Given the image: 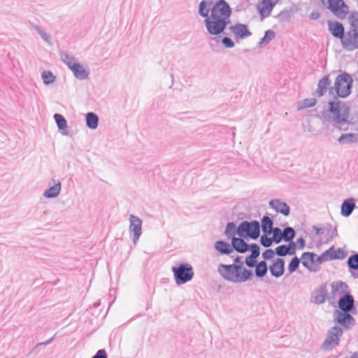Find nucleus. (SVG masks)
<instances>
[{
    "mask_svg": "<svg viewBox=\"0 0 358 358\" xmlns=\"http://www.w3.org/2000/svg\"><path fill=\"white\" fill-rule=\"evenodd\" d=\"M231 8L225 0L214 2L210 19L203 20L208 33L213 36H218L224 33L230 23Z\"/></svg>",
    "mask_w": 358,
    "mask_h": 358,
    "instance_id": "obj_1",
    "label": "nucleus"
},
{
    "mask_svg": "<svg viewBox=\"0 0 358 358\" xmlns=\"http://www.w3.org/2000/svg\"><path fill=\"white\" fill-rule=\"evenodd\" d=\"M328 104V109L321 113L320 118L341 129L342 125L348 123L350 106L340 101H330Z\"/></svg>",
    "mask_w": 358,
    "mask_h": 358,
    "instance_id": "obj_2",
    "label": "nucleus"
},
{
    "mask_svg": "<svg viewBox=\"0 0 358 358\" xmlns=\"http://www.w3.org/2000/svg\"><path fill=\"white\" fill-rule=\"evenodd\" d=\"M217 272L225 280L234 283L246 282L254 276L252 271L236 264H220L218 266Z\"/></svg>",
    "mask_w": 358,
    "mask_h": 358,
    "instance_id": "obj_3",
    "label": "nucleus"
},
{
    "mask_svg": "<svg viewBox=\"0 0 358 358\" xmlns=\"http://www.w3.org/2000/svg\"><path fill=\"white\" fill-rule=\"evenodd\" d=\"M353 79L349 73L343 72L339 74L334 83V86L329 87V94L335 91L336 96L341 98H346L351 94Z\"/></svg>",
    "mask_w": 358,
    "mask_h": 358,
    "instance_id": "obj_4",
    "label": "nucleus"
},
{
    "mask_svg": "<svg viewBox=\"0 0 358 358\" xmlns=\"http://www.w3.org/2000/svg\"><path fill=\"white\" fill-rule=\"evenodd\" d=\"M61 60L73 72L74 76L80 80L87 79L90 75V71L85 69L82 64L78 62V59L66 52H61Z\"/></svg>",
    "mask_w": 358,
    "mask_h": 358,
    "instance_id": "obj_5",
    "label": "nucleus"
},
{
    "mask_svg": "<svg viewBox=\"0 0 358 358\" xmlns=\"http://www.w3.org/2000/svg\"><path fill=\"white\" fill-rule=\"evenodd\" d=\"M171 271L177 285H181L189 282L194 277L192 266L187 263H182L178 266H173Z\"/></svg>",
    "mask_w": 358,
    "mask_h": 358,
    "instance_id": "obj_6",
    "label": "nucleus"
},
{
    "mask_svg": "<svg viewBox=\"0 0 358 358\" xmlns=\"http://www.w3.org/2000/svg\"><path fill=\"white\" fill-rule=\"evenodd\" d=\"M238 236L256 240L260 235V224L257 220L243 221L238 224Z\"/></svg>",
    "mask_w": 358,
    "mask_h": 358,
    "instance_id": "obj_7",
    "label": "nucleus"
},
{
    "mask_svg": "<svg viewBox=\"0 0 358 358\" xmlns=\"http://www.w3.org/2000/svg\"><path fill=\"white\" fill-rule=\"evenodd\" d=\"M343 334V329L338 326L330 328L327 333L326 338L321 345L324 351H330L337 347Z\"/></svg>",
    "mask_w": 358,
    "mask_h": 358,
    "instance_id": "obj_8",
    "label": "nucleus"
},
{
    "mask_svg": "<svg viewBox=\"0 0 358 358\" xmlns=\"http://www.w3.org/2000/svg\"><path fill=\"white\" fill-rule=\"evenodd\" d=\"M322 2L339 19L345 18L348 13V7L343 0H322Z\"/></svg>",
    "mask_w": 358,
    "mask_h": 358,
    "instance_id": "obj_9",
    "label": "nucleus"
},
{
    "mask_svg": "<svg viewBox=\"0 0 358 358\" xmlns=\"http://www.w3.org/2000/svg\"><path fill=\"white\" fill-rule=\"evenodd\" d=\"M301 264L309 271L316 273L320 270V266L316 264H322L318 261V256L311 252H305L301 255Z\"/></svg>",
    "mask_w": 358,
    "mask_h": 358,
    "instance_id": "obj_10",
    "label": "nucleus"
},
{
    "mask_svg": "<svg viewBox=\"0 0 358 358\" xmlns=\"http://www.w3.org/2000/svg\"><path fill=\"white\" fill-rule=\"evenodd\" d=\"M349 313L336 310L334 313V322L346 329H351L355 324V320Z\"/></svg>",
    "mask_w": 358,
    "mask_h": 358,
    "instance_id": "obj_11",
    "label": "nucleus"
},
{
    "mask_svg": "<svg viewBox=\"0 0 358 358\" xmlns=\"http://www.w3.org/2000/svg\"><path fill=\"white\" fill-rule=\"evenodd\" d=\"M129 232L131 233V240L133 243L136 245L140 236H141L142 231V220L134 215H129Z\"/></svg>",
    "mask_w": 358,
    "mask_h": 358,
    "instance_id": "obj_12",
    "label": "nucleus"
},
{
    "mask_svg": "<svg viewBox=\"0 0 358 358\" xmlns=\"http://www.w3.org/2000/svg\"><path fill=\"white\" fill-rule=\"evenodd\" d=\"M343 48L348 51L358 49V33L350 30L347 31L341 40Z\"/></svg>",
    "mask_w": 358,
    "mask_h": 358,
    "instance_id": "obj_13",
    "label": "nucleus"
},
{
    "mask_svg": "<svg viewBox=\"0 0 358 358\" xmlns=\"http://www.w3.org/2000/svg\"><path fill=\"white\" fill-rule=\"evenodd\" d=\"M228 29L231 34H234L236 41L245 39L252 35V33L250 31L248 25L239 22L229 26Z\"/></svg>",
    "mask_w": 358,
    "mask_h": 358,
    "instance_id": "obj_14",
    "label": "nucleus"
},
{
    "mask_svg": "<svg viewBox=\"0 0 358 358\" xmlns=\"http://www.w3.org/2000/svg\"><path fill=\"white\" fill-rule=\"evenodd\" d=\"M345 255L343 250L338 248L337 251L334 250V246L324 251L321 255L318 256V261L320 262H324L333 259H343Z\"/></svg>",
    "mask_w": 358,
    "mask_h": 358,
    "instance_id": "obj_15",
    "label": "nucleus"
},
{
    "mask_svg": "<svg viewBox=\"0 0 358 358\" xmlns=\"http://www.w3.org/2000/svg\"><path fill=\"white\" fill-rule=\"evenodd\" d=\"M327 299V284H322L315 289L311 294L310 301L316 304L324 303Z\"/></svg>",
    "mask_w": 358,
    "mask_h": 358,
    "instance_id": "obj_16",
    "label": "nucleus"
},
{
    "mask_svg": "<svg viewBox=\"0 0 358 358\" xmlns=\"http://www.w3.org/2000/svg\"><path fill=\"white\" fill-rule=\"evenodd\" d=\"M338 304L341 312H351L355 309V300L350 294H345L341 296L338 300Z\"/></svg>",
    "mask_w": 358,
    "mask_h": 358,
    "instance_id": "obj_17",
    "label": "nucleus"
},
{
    "mask_svg": "<svg viewBox=\"0 0 358 358\" xmlns=\"http://www.w3.org/2000/svg\"><path fill=\"white\" fill-rule=\"evenodd\" d=\"M213 0H202L199 3L198 14L199 16L204 18V20L210 19V13H212V8L213 7Z\"/></svg>",
    "mask_w": 358,
    "mask_h": 358,
    "instance_id": "obj_18",
    "label": "nucleus"
},
{
    "mask_svg": "<svg viewBox=\"0 0 358 358\" xmlns=\"http://www.w3.org/2000/svg\"><path fill=\"white\" fill-rule=\"evenodd\" d=\"M269 206L277 213H281L285 216H288L290 213L289 206L280 199H273L269 201Z\"/></svg>",
    "mask_w": 358,
    "mask_h": 358,
    "instance_id": "obj_19",
    "label": "nucleus"
},
{
    "mask_svg": "<svg viewBox=\"0 0 358 358\" xmlns=\"http://www.w3.org/2000/svg\"><path fill=\"white\" fill-rule=\"evenodd\" d=\"M270 273L275 278L281 277L285 272V261L283 259L278 258L269 267Z\"/></svg>",
    "mask_w": 358,
    "mask_h": 358,
    "instance_id": "obj_20",
    "label": "nucleus"
},
{
    "mask_svg": "<svg viewBox=\"0 0 358 358\" xmlns=\"http://www.w3.org/2000/svg\"><path fill=\"white\" fill-rule=\"evenodd\" d=\"M328 27L331 34L340 40H341L345 34L344 27L341 22L328 21Z\"/></svg>",
    "mask_w": 358,
    "mask_h": 358,
    "instance_id": "obj_21",
    "label": "nucleus"
},
{
    "mask_svg": "<svg viewBox=\"0 0 358 358\" xmlns=\"http://www.w3.org/2000/svg\"><path fill=\"white\" fill-rule=\"evenodd\" d=\"M330 84H331V80L329 79V75L324 76L318 81L317 88L313 94L317 96V97L322 96L327 92Z\"/></svg>",
    "mask_w": 358,
    "mask_h": 358,
    "instance_id": "obj_22",
    "label": "nucleus"
},
{
    "mask_svg": "<svg viewBox=\"0 0 358 358\" xmlns=\"http://www.w3.org/2000/svg\"><path fill=\"white\" fill-rule=\"evenodd\" d=\"M356 207L355 200L349 198L343 201L341 206V214L345 217H349Z\"/></svg>",
    "mask_w": 358,
    "mask_h": 358,
    "instance_id": "obj_23",
    "label": "nucleus"
},
{
    "mask_svg": "<svg viewBox=\"0 0 358 358\" xmlns=\"http://www.w3.org/2000/svg\"><path fill=\"white\" fill-rule=\"evenodd\" d=\"M231 248L233 250H236L239 253H245L248 251V244L243 239V238H234L231 240Z\"/></svg>",
    "mask_w": 358,
    "mask_h": 358,
    "instance_id": "obj_24",
    "label": "nucleus"
},
{
    "mask_svg": "<svg viewBox=\"0 0 358 358\" xmlns=\"http://www.w3.org/2000/svg\"><path fill=\"white\" fill-rule=\"evenodd\" d=\"M273 220L267 215H264L261 220L260 229L262 228L265 235H270L273 231Z\"/></svg>",
    "mask_w": 358,
    "mask_h": 358,
    "instance_id": "obj_25",
    "label": "nucleus"
},
{
    "mask_svg": "<svg viewBox=\"0 0 358 358\" xmlns=\"http://www.w3.org/2000/svg\"><path fill=\"white\" fill-rule=\"evenodd\" d=\"M338 142L341 145L357 143H358V134H355V133L343 134L338 138Z\"/></svg>",
    "mask_w": 358,
    "mask_h": 358,
    "instance_id": "obj_26",
    "label": "nucleus"
},
{
    "mask_svg": "<svg viewBox=\"0 0 358 358\" xmlns=\"http://www.w3.org/2000/svg\"><path fill=\"white\" fill-rule=\"evenodd\" d=\"M214 247L222 255H229L233 252L231 244L230 245L224 241H216Z\"/></svg>",
    "mask_w": 358,
    "mask_h": 358,
    "instance_id": "obj_27",
    "label": "nucleus"
},
{
    "mask_svg": "<svg viewBox=\"0 0 358 358\" xmlns=\"http://www.w3.org/2000/svg\"><path fill=\"white\" fill-rule=\"evenodd\" d=\"M276 3L273 0H262V7L259 8L260 15L262 17L269 15Z\"/></svg>",
    "mask_w": 358,
    "mask_h": 358,
    "instance_id": "obj_28",
    "label": "nucleus"
},
{
    "mask_svg": "<svg viewBox=\"0 0 358 358\" xmlns=\"http://www.w3.org/2000/svg\"><path fill=\"white\" fill-rule=\"evenodd\" d=\"M61 189L62 185L61 182L59 181L57 183H55L52 187L46 189L43 193V196L48 199L55 198L60 194Z\"/></svg>",
    "mask_w": 358,
    "mask_h": 358,
    "instance_id": "obj_29",
    "label": "nucleus"
},
{
    "mask_svg": "<svg viewBox=\"0 0 358 358\" xmlns=\"http://www.w3.org/2000/svg\"><path fill=\"white\" fill-rule=\"evenodd\" d=\"M86 124L87 127L90 129H96L99 124V117L93 113L89 112L86 114Z\"/></svg>",
    "mask_w": 358,
    "mask_h": 358,
    "instance_id": "obj_30",
    "label": "nucleus"
},
{
    "mask_svg": "<svg viewBox=\"0 0 358 358\" xmlns=\"http://www.w3.org/2000/svg\"><path fill=\"white\" fill-rule=\"evenodd\" d=\"M238 226L236 227V224L233 222H228L227 224L224 234L228 238L231 240L236 237V234H238Z\"/></svg>",
    "mask_w": 358,
    "mask_h": 358,
    "instance_id": "obj_31",
    "label": "nucleus"
},
{
    "mask_svg": "<svg viewBox=\"0 0 358 358\" xmlns=\"http://www.w3.org/2000/svg\"><path fill=\"white\" fill-rule=\"evenodd\" d=\"M267 271V263L264 260L259 262L255 266V273L257 278H262L264 277Z\"/></svg>",
    "mask_w": 358,
    "mask_h": 358,
    "instance_id": "obj_32",
    "label": "nucleus"
},
{
    "mask_svg": "<svg viewBox=\"0 0 358 358\" xmlns=\"http://www.w3.org/2000/svg\"><path fill=\"white\" fill-rule=\"evenodd\" d=\"M317 102V101L315 98L304 99L298 102L297 109L301 110L304 108L313 107L316 105Z\"/></svg>",
    "mask_w": 358,
    "mask_h": 358,
    "instance_id": "obj_33",
    "label": "nucleus"
},
{
    "mask_svg": "<svg viewBox=\"0 0 358 358\" xmlns=\"http://www.w3.org/2000/svg\"><path fill=\"white\" fill-rule=\"evenodd\" d=\"M332 289V294H336V293L341 294L345 292V289L348 288V285L345 282L338 281L334 282L331 284Z\"/></svg>",
    "mask_w": 358,
    "mask_h": 358,
    "instance_id": "obj_34",
    "label": "nucleus"
},
{
    "mask_svg": "<svg viewBox=\"0 0 358 358\" xmlns=\"http://www.w3.org/2000/svg\"><path fill=\"white\" fill-rule=\"evenodd\" d=\"M347 265L350 271H358V253H355L348 257Z\"/></svg>",
    "mask_w": 358,
    "mask_h": 358,
    "instance_id": "obj_35",
    "label": "nucleus"
},
{
    "mask_svg": "<svg viewBox=\"0 0 358 358\" xmlns=\"http://www.w3.org/2000/svg\"><path fill=\"white\" fill-rule=\"evenodd\" d=\"M275 36V32L268 29L265 31L264 36L261 39L259 43V46H264L268 44Z\"/></svg>",
    "mask_w": 358,
    "mask_h": 358,
    "instance_id": "obj_36",
    "label": "nucleus"
},
{
    "mask_svg": "<svg viewBox=\"0 0 358 358\" xmlns=\"http://www.w3.org/2000/svg\"><path fill=\"white\" fill-rule=\"evenodd\" d=\"M54 119L56 122L59 130L62 131L67 128V122L62 115L55 113L54 115Z\"/></svg>",
    "mask_w": 358,
    "mask_h": 358,
    "instance_id": "obj_37",
    "label": "nucleus"
},
{
    "mask_svg": "<svg viewBox=\"0 0 358 358\" xmlns=\"http://www.w3.org/2000/svg\"><path fill=\"white\" fill-rule=\"evenodd\" d=\"M271 234H273L272 239L275 243L278 244L280 243L282 240L285 241L283 231H282L279 227H274V229L272 231Z\"/></svg>",
    "mask_w": 358,
    "mask_h": 358,
    "instance_id": "obj_38",
    "label": "nucleus"
},
{
    "mask_svg": "<svg viewBox=\"0 0 358 358\" xmlns=\"http://www.w3.org/2000/svg\"><path fill=\"white\" fill-rule=\"evenodd\" d=\"M31 26L45 42H47L49 44L51 43V37L50 35L46 34L45 31L43 29H42L38 25L31 24Z\"/></svg>",
    "mask_w": 358,
    "mask_h": 358,
    "instance_id": "obj_39",
    "label": "nucleus"
},
{
    "mask_svg": "<svg viewBox=\"0 0 358 358\" xmlns=\"http://www.w3.org/2000/svg\"><path fill=\"white\" fill-rule=\"evenodd\" d=\"M283 235L285 236V241H293L296 236L295 230L291 227H287L283 229Z\"/></svg>",
    "mask_w": 358,
    "mask_h": 358,
    "instance_id": "obj_40",
    "label": "nucleus"
},
{
    "mask_svg": "<svg viewBox=\"0 0 358 358\" xmlns=\"http://www.w3.org/2000/svg\"><path fill=\"white\" fill-rule=\"evenodd\" d=\"M41 77L45 85L51 84L55 80V77L53 76L52 73L49 71H43L41 74Z\"/></svg>",
    "mask_w": 358,
    "mask_h": 358,
    "instance_id": "obj_41",
    "label": "nucleus"
},
{
    "mask_svg": "<svg viewBox=\"0 0 358 358\" xmlns=\"http://www.w3.org/2000/svg\"><path fill=\"white\" fill-rule=\"evenodd\" d=\"M300 259L297 257H293L288 266V270L290 273H294L299 268Z\"/></svg>",
    "mask_w": 358,
    "mask_h": 358,
    "instance_id": "obj_42",
    "label": "nucleus"
},
{
    "mask_svg": "<svg viewBox=\"0 0 358 358\" xmlns=\"http://www.w3.org/2000/svg\"><path fill=\"white\" fill-rule=\"evenodd\" d=\"M248 250L251 251V257L252 258H257L259 256L260 254V250L259 247L256 243H251L250 245H248Z\"/></svg>",
    "mask_w": 358,
    "mask_h": 358,
    "instance_id": "obj_43",
    "label": "nucleus"
},
{
    "mask_svg": "<svg viewBox=\"0 0 358 358\" xmlns=\"http://www.w3.org/2000/svg\"><path fill=\"white\" fill-rule=\"evenodd\" d=\"M268 235H262L260 238V243L264 248H269L271 246L273 241L272 238H269L267 236Z\"/></svg>",
    "mask_w": 358,
    "mask_h": 358,
    "instance_id": "obj_44",
    "label": "nucleus"
},
{
    "mask_svg": "<svg viewBox=\"0 0 358 358\" xmlns=\"http://www.w3.org/2000/svg\"><path fill=\"white\" fill-rule=\"evenodd\" d=\"M286 245H280L275 248V253L279 257H285L287 255Z\"/></svg>",
    "mask_w": 358,
    "mask_h": 358,
    "instance_id": "obj_45",
    "label": "nucleus"
},
{
    "mask_svg": "<svg viewBox=\"0 0 358 358\" xmlns=\"http://www.w3.org/2000/svg\"><path fill=\"white\" fill-rule=\"evenodd\" d=\"M287 243H289V244L287 245H286L287 255H294L296 252V243H294V241H287Z\"/></svg>",
    "mask_w": 358,
    "mask_h": 358,
    "instance_id": "obj_46",
    "label": "nucleus"
},
{
    "mask_svg": "<svg viewBox=\"0 0 358 358\" xmlns=\"http://www.w3.org/2000/svg\"><path fill=\"white\" fill-rule=\"evenodd\" d=\"M222 45L227 48H232L234 47V42L229 37L225 36L221 39Z\"/></svg>",
    "mask_w": 358,
    "mask_h": 358,
    "instance_id": "obj_47",
    "label": "nucleus"
},
{
    "mask_svg": "<svg viewBox=\"0 0 358 358\" xmlns=\"http://www.w3.org/2000/svg\"><path fill=\"white\" fill-rule=\"evenodd\" d=\"M257 258H252L251 256H248L245 258V263L246 266L249 268H254L258 264L256 260Z\"/></svg>",
    "mask_w": 358,
    "mask_h": 358,
    "instance_id": "obj_48",
    "label": "nucleus"
},
{
    "mask_svg": "<svg viewBox=\"0 0 358 358\" xmlns=\"http://www.w3.org/2000/svg\"><path fill=\"white\" fill-rule=\"evenodd\" d=\"M275 251L271 249H267L262 253V257L265 260L271 259L274 255Z\"/></svg>",
    "mask_w": 358,
    "mask_h": 358,
    "instance_id": "obj_49",
    "label": "nucleus"
},
{
    "mask_svg": "<svg viewBox=\"0 0 358 358\" xmlns=\"http://www.w3.org/2000/svg\"><path fill=\"white\" fill-rule=\"evenodd\" d=\"M92 358H108L107 352L105 349H100Z\"/></svg>",
    "mask_w": 358,
    "mask_h": 358,
    "instance_id": "obj_50",
    "label": "nucleus"
},
{
    "mask_svg": "<svg viewBox=\"0 0 358 358\" xmlns=\"http://www.w3.org/2000/svg\"><path fill=\"white\" fill-rule=\"evenodd\" d=\"M296 243L298 244V248L300 250L303 249L305 248L306 241L304 238L302 237L297 238Z\"/></svg>",
    "mask_w": 358,
    "mask_h": 358,
    "instance_id": "obj_51",
    "label": "nucleus"
},
{
    "mask_svg": "<svg viewBox=\"0 0 358 358\" xmlns=\"http://www.w3.org/2000/svg\"><path fill=\"white\" fill-rule=\"evenodd\" d=\"M234 264L241 265V266H243V264H244V262L242 261V257H240V256H237V257L234 259Z\"/></svg>",
    "mask_w": 358,
    "mask_h": 358,
    "instance_id": "obj_52",
    "label": "nucleus"
},
{
    "mask_svg": "<svg viewBox=\"0 0 358 358\" xmlns=\"http://www.w3.org/2000/svg\"><path fill=\"white\" fill-rule=\"evenodd\" d=\"M320 14L317 11H313L310 15V17L312 20H317L318 18H320Z\"/></svg>",
    "mask_w": 358,
    "mask_h": 358,
    "instance_id": "obj_53",
    "label": "nucleus"
},
{
    "mask_svg": "<svg viewBox=\"0 0 358 358\" xmlns=\"http://www.w3.org/2000/svg\"><path fill=\"white\" fill-rule=\"evenodd\" d=\"M55 337V335L53 336L52 338L48 339L47 341H44V342H41V343H38L36 346L48 345L49 343H50L54 340Z\"/></svg>",
    "mask_w": 358,
    "mask_h": 358,
    "instance_id": "obj_54",
    "label": "nucleus"
},
{
    "mask_svg": "<svg viewBox=\"0 0 358 358\" xmlns=\"http://www.w3.org/2000/svg\"><path fill=\"white\" fill-rule=\"evenodd\" d=\"M313 229L315 231L316 235H320L322 233V229L321 228H319L316 225L313 226Z\"/></svg>",
    "mask_w": 358,
    "mask_h": 358,
    "instance_id": "obj_55",
    "label": "nucleus"
},
{
    "mask_svg": "<svg viewBox=\"0 0 358 358\" xmlns=\"http://www.w3.org/2000/svg\"><path fill=\"white\" fill-rule=\"evenodd\" d=\"M351 275L354 278H358V272L357 273H354L352 272Z\"/></svg>",
    "mask_w": 358,
    "mask_h": 358,
    "instance_id": "obj_56",
    "label": "nucleus"
},
{
    "mask_svg": "<svg viewBox=\"0 0 358 358\" xmlns=\"http://www.w3.org/2000/svg\"><path fill=\"white\" fill-rule=\"evenodd\" d=\"M350 358H358V354L357 352H355Z\"/></svg>",
    "mask_w": 358,
    "mask_h": 358,
    "instance_id": "obj_57",
    "label": "nucleus"
},
{
    "mask_svg": "<svg viewBox=\"0 0 358 358\" xmlns=\"http://www.w3.org/2000/svg\"><path fill=\"white\" fill-rule=\"evenodd\" d=\"M336 229H334L332 231V234H331V238H333V236H334V233H336Z\"/></svg>",
    "mask_w": 358,
    "mask_h": 358,
    "instance_id": "obj_58",
    "label": "nucleus"
}]
</instances>
